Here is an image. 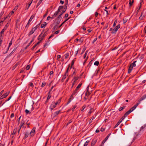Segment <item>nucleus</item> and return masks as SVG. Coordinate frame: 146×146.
<instances>
[{
    "mask_svg": "<svg viewBox=\"0 0 146 146\" xmlns=\"http://www.w3.org/2000/svg\"><path fill=\"white\" fill-rule=\"evenodd\" d=\"M47 35V33L46 32H44V31H42L41 34L39 35L38 38V40L41 39V40H42Z\"/></svg>",
    "mask_w": 146,
    "mask_h": 146,
    "instance_id": "obj_1",
    "label": "nucleus"
},
{
    "mask_svg": "<svg viewBox=\"0 0 146 146\" xmlns=\"http://www.w3.org/2000/svg\"><path fill=\"white\" fill-rule=\"evenodd\" d=\"M39 24H38L35 27H32L31 29L29 32L28 34L29 36L31 35L35 32V31L38 28Z\"/></svg>",
    "mask_w": 146,
    "mask_h": 146,
    "instance_id": "obj_2",
    "label": "nucleus"
},
{
    "mask_svg": "<svg viewBox=\"0 0 146 146\" xmlns=\"http://www.w3.org/2000/svg\"><path fill=\"white\" fill-rule=\"evenodd\" d=\"M137 61H135L133 63L131 64L128 71V73H130L133 69V67L136 66L135 63L137 62Z\"/></svg>",
    "mask_w": 146,
    "mask_h": 146,
    "instance_id": "obj_3",
    "label": "nucleus"
},
{
    "mask_svg": "<svg viewBox=\"0 0 146 146\" xmlns=\"http://www.w3.org/2000/svg\"><path fill=\"white\" fill-rule=\"evenodd\" d=\"M63 8V6H60L58 9L57 11H56L53 15L52 17H51V19H53L58 14V13L60 12V10L62 9Z\"/></svg>",
    "mask_w": 146,
    "mask_h": 146,
    "instance_id": "obj_4",
    "label": "nucleus"
},
{
    "mask_svg": "<svg viewBox=\"0 0 146 146\" xmlns=\"http://www.w3.org/2000/svg\"><path fill=\"white\" fill-rule=\"evenodd\" d=\"M120 25L119 24L117 25L112 31L111 33L112 34H115L116 32L117 31L118 29L120 27Z\"/></svg>",
    "mask_w": 146,
    "mask_h": 146,
    "instance_id": "obj_5",
    "label": "nucleus"
},
{
    "mask_svg": "<svg viewBox=\"0 0 146 146\" xmlns=\"http://www.w3.org/2000/svg\"><path fill=\"white\" fill-rule=\"evenodd\" d=\"M56 105L55 104V102H53L51 104L50 108L51 110H52L54 108L56 107Z\"/></svg>",
    "mask_w": 146,
    "mask_h": 146,
    "instance_id": "obj_6",
    "label": "nucleus"
},
{
    "mask_svg": "<svg viewBox=\"0 0 146 146\" xmlns=\"http://www.w3.org/2000/svg\"><path fill=\"white\" fill-rule=\"evenodd\" d=\"M132 112L131 111L130 109L122 117V120L124 119L126 117H127L131 112Z\"/></svg>",
    "mask_w": 146,
    "mask_h": 146,
    "instance_id": "obj_7",
    "label": "nucleus"
},
{
    "mask_svg": "<svg viewBox=\"0 0 146 146\" xmlns=\"http://www.w3.org/2000/svg\"><path fill=\"white\" fill-rule=\"evenodd\" d=\"M9 93V92H7L5 94H3L1 97L0 98V99L1 100L4 98L6 97L8 95Z\"/></svg>",
    "mask_w": 146,
    "mask_h": 146,
    "instance_id": "obj_8",
    "label": "nucleus"
},
{
    "mask_svg": "<svg viewBox=\"0 0 146 146\" xmlns=\"http://www.w3.org/2000/svg\"><path fill=\"white\" fill-rule=\"evenodd\" d=\"M140 103H139V102L138 103H137L135 105H134V106L133 107L131 108L130 109V110L131 111H132L136 108L138 106Z\"/></svg>",
    "mask_w": 146,
    "mask_h": 146,
    "instance_id": "obj_9",
    "label": "nucleus"
},
{
    "mask_svg": "<svg viewBox=\"0 0 146 146\" xmlns=\"http://www.w3.org/2000/svg\"><path fill=\"white\" fill-rule=\"evenodd\" d=\"M60 18H58V17L57 19L54 20V23H56V25H57L60 23Z\"/></svg>",
    "mask_w": 146,
    "mask_h": 146,
    "instance_id": "obj_10",
    "label": "nucleus"
},
{
    "mask_svg": "<svg viewBox=\"0 0 146 146\" xmlns=\"http://www.w3.org/2000/svg\"><path fill=\"white\" fill-rule=\"evenodd\" d=\"M97 141V140L96 139H93L92 141L91 146H93L96 144Z\"/></svg>",
    "mask_w": 146,
    "mask_h": 146,
    "instance_id": "obj_11",
    "label": "nucleus"
},
{
    "mask_svg": "<svg viewBox=\"0 0 146 146\" xmlns=\"http://www.w3.org/2000/svg\"><path fill=\"white\" fill-rule=\"evenodd\" d=\"M146 98V94H145L143 95L141 98H140L139 100H138L139 102L140 103V102L144 100Z\"/></svg>",
    "mask_w": 146,
    "mask_h": 146,
    "instance_id": "obj_12",
    "label": "nucleus"
},
{
    "mask_svg": "<svg viewBox=\"0 0 146 146\" xmlns=\"http://www.w3.org/2000/svg\"><path fill=\"white\" fill-rule=\"evenodd\" d=\"M74 95H73L72 94L70 98L69 99L68 101L67 104H68L71 102V100L74 98L73 96Z\"/></svg>",
    "mask_w": 146,
    "mask_h": 146,
    "instance_id": "obj_13",
    "label": "nucleus"
},
{
    "mask_svg": "<svg viewBox=\"0 0 146 146\" xmlns=\"http://www.w3.org/2000/svg\"><path fill=\"white\" fill-rule=\"evenodd\" d=\"M61 110H60L55 112L53 114L54 117H56L57 115L61 113Z\"/></svg>",
    "mask_w": 146,
    "mask_h": 146,
    "instance_id": "obj_14",
    "label": "nucleus"
},
{
    "mask_svg": "<svg viewBox=\"0 0 146 146\" xmlns=\"http://www.w3.org/2000/svg\"><path fill=\"white\" fill-rule=\"evenodd\" d=\"M94 58H92V59L89 62L88 64V65L87 66V67L88 68V69L90 67V66L92 64V62L94 60Z\"/></svg>",
    "mask_w": 146,
    "mask_h": 146,
    "instance_id": "obj_15",
    "label": "nucleus"
},
{
    "mask_svg": "<svg viewBox=\"0 0 146 146\" xmlns=\"http://www.w3.org/2000/svg\"><path fill=\"white\" fill-rule=\"evenodd\" d=\"M35 128L33 127L30 133V134L31 135V136L33 135L34 134L35 132Z\"/></svg>",
    "mask_w": 146,
    "mask_h": 146,
    "instance_id": "obj_16",
    "label": "nucleus"
},
{
    "mask_svg": "<svg viewBox=\"0 0 146 146\" xmlns=\"http://www.w3.org/2000/svg\"><path fill=\"white\" fill-rule=\"evenodd\" d=\"M145 14H143V12H142L141 14V15L139 17V19L141 20L143 19V18L145 16Z\"/></svg>",
    "mask_w": 146,
    "mask_h": 146,
    "instance_id": "obj_17",
    "label": "nucleus"
},
{
    "mask_svg": "<svg viewBox=\"0 0 146 146\" xmlns=\"http://www.w3.org/2000/svg\"><path fill=\"white\" fill-rule=\"evenodd\" d=\"M134 2V0H132V1H131V0H129V4L130 7H131L133 5V3Z\"/></svg>",
    "mask_w": 146,
    "mask_h": 146,
    "instance_id": "obj_18",
    "label": "nucleus"
},
{
    "mask_svg": "<svg viewBox=\"0 0 146 146\" xmlns=\"http://www.w3.org/2000/svg\"><path fill=\"white\" fill-rule=\"evenodd\" d=\"M18 8V7H15L13 9V11L11 12V15L13 14L14 12Z\"/></svg>",
    "mask_w": 146,
    "mask_h": 146,
    "instance_id": "obj_19",
    "label": "nucleus"
},
{
    "mask_svg": "<svg viewBox=\"0 0 146 146\" xmlns=\"http://www.w3.org/2000/svg\"><path fill=\"white\" fill-rule=\"evenodd\" d=\"M19 65V63L17 62L16 64L12 68V70H14Z\"/></svg>",
    "mask_w": 146,
    "mask_h": 146,
    "instance_id": "obj_20",
    "label": "nucleus"
},
{
    "mask_svg": "<svg viewBox=\"0 0 146 146\" xmlns=\"http://www.w3.org/2000/svg\"><path fill=\"white\" fill-rule=\"evenodd\" d=\"M111 134V133H110L108 134L107 136L105 138L104 140L103 141V142L104 143L108 139L109 137L110 136Z\"/></svg>",
    "mask_w": 146,
    "mask_h": 146,
    "instance_id": "obj_21",
    "label": "nucleus"
},
{
    "mask_svg": "<svg viewBox=\"0 0 146 146\" xmlns=\"http://www.w3.org/2000/svg\"><path fill=\"white\" fill-rule=\"evenodd\" d=\"M47 25L46 23V22H44L43 24H42L41 25V28H44Z\"/></svg>",
    "mask_w": 146,
    "mask_h": 146,
    "instance_id": "obj_22",
    "label": "nucleus"
},
{
    "mask_svg": "<svg viewBox=\"0 0 146 146\" xmlns=\"http://www.w3.org/2000/svg\"><path fill=\"white\" fill-rule=\"evenodd\" d=\"M29 135V133H28V132H26L25 133V134L24 138V139H25L26 138H27L28 137Z\"/></svg>",
    "mask_w": 146,
    "mask_h": 146,
    "instance_id": "obj_23",
    "label": "nucleus"
},
{
    "mask_svg": "<svg viewBox=\"0 0 146 146\" xmlns=\"http://www.w3.org/2000/svg\"><path fill=\"white\" fill-rule=\"evenodd\" d=\"M68 76V74H66V73L63 76L62 78V80H64L66 78V76Z\"/></svg>",
    "mask_w": 146,
    "mask_h": 146,
    "instance_id": "obj_24",
    "label": "nucleus"
},
{
    "mask_svg": "<svg viewBox=\"0 0 146 146\" xmlns=\"http://www.w3.org/2000/svg\"><path fill=\"white\" fill-rule=\"evenodd\" d=\"M78 90L76 89L72 93V94L73 95H75L76 93H78Z\"/></svg>",
    "mask_w": 146,
    "mask_h": 146,
    "instance_id": "obj_25",
    "label": "nucleus"
},
{
    "mask_svg": "<svg viewBox=\"0 0 146 146\" xmlns=\"http://www.w3.org/2000/svg\"><path fill=\"white\" fill-rule=\"evenodd\" d=\"M5 30L3 29L1 31V32H0L1 35L0 36V38H1L2 37V35L3 34H4Z\"/></svg>",
    "mask_w": 146,
    "mask_h": 146,
    "instance_id": "obj_26",
    "label": "nucleus"
},
{
    "mask_svg": "<svg viewBox=\"0 0 146 146\" xmlns=\"http://www.w3.org/2000/svg\"><path fill=\"white\" fill-rule=\"evenodd\" d=\"M48 94V97H47V101H48L49 99H50V98L51 97V96L50 95V92H49Z\"/></svg>",
    "mask_w": 146,
    "mask_h": 146,
    "instance_id": "obj_27",
    "label": "nucleus"
},
{
    "mask_svg": "<svg viewBox=\"0 0 146 146\" xmlns=\"http://www.w3.org/2000/svg\"><path fill=\"white\" fill-rule=\"evenodd\" d=\"M122 119L121 120V119L119 120V121L117 123V124L115 125V127H117L119 125V124L121 122L122 120Z\"/></svg>",
    "mask_w": 146,
    "mask_h": 146,
    "instance_id": "obj_28",
    "label": "nucleus"
},
{
    "mask_svg": "<svg viewBox=\"0 0 146 146\" xmlns=\"http://www.w3.org/2000/svg\"><path fill=\"white\" fill-rule=\"evenodd\" d=\"M61 98H60L57 101L55 102L56 105H57L58 104H59L61 102Z\"/></svg>",
    "mask_w": 146,
    "mask_h": 146,
    "instance_id": "obj_29",
    "label": "nucleus"
},
{
    "mask_svg": "<svg viewBox=\"0 0 146 146\" xmlns=\"http://www.w3.org/2000/svg\"><path fill=\"white\" fill-rule=\"evenodd\" d=\"M44 0H40L37 3V6L36 7H37L42 3V1Z\"/></svg>",
    "mask_w": 146,
    "mask_h": 146,
    "instance_id": "obj_30",
    "label": "nucleus"
},
{
    "mask_svg": "<svg viewBox=\"0 0 146 146\" xmlns=\"http://www.w3.org/2000/svg\"><path fill=\"white\" fill-rule=\"evenodd\" d=\"M69 55V53L68 52V53H66L64 55L65 58V59H67V58H68Z\"/></svg>",
    "mask_w": 146,
    "mask_h": 146,
    "instance_id": "obj_31",
    "label": "nucleus"
},
{
    "mask_svg": "<svg viewBox=\"0 0 146 146\" xmlns=\"http://www.w3.org/2000/svg\"><path fill=\"white\" fill-rule=\"evenodd\" d=\"M35 16L33 15H32L29 20V22H31L32 21V20L33 19V18Z\"/></svg>",
    "mask_w": 146,
    "mask_h": 146,
    "instance_id": "obj_32",
    "label": "nucleus"
},
{
    "mask_svg": "<svg viewBox=\"0 0 146 146\" xmlns=\"http://www.w3.org/2000/svg\"><path fill=\"white\" fill-rule=\"evenodd\" d=\"M66 10H63L62 11V12L61 14H60V15H59V16L58 17V18H61V16L63 14L65 11Z\"/></svg>",
    "mask_w": 146,
    "mask_h": 146,
    "instance_id": "obj_33",
    "label": "nucleus"
},
{
    "mask_svg": "<svg viewBox=\"0 0 146 146\" xmlns=\"http://www.w3.org/2000/svg\"><path fill=\"white\" fill-rule=\"evenodd\" d=\"M78 77H75L74 78H73V80H74L73 82H76V81L78 80Z\"/></svg>",
    "mask_w": 146,
    "mask_h": 146,
    "instance_id": "obj_34",
    "label": "nucleus"
},
{
    "mask_svg": "<svg viewBox=\"0 0 146 146\" xmlns=\"http://www.w3.org/2000/svg\"><path fill=\"white\" fill-rule=\"evenodd\" d=\"M125 107H126L125 106H124L123 107H121L119 109V111H122L123 109H124Z\"/></svg>",
    "mask_w": 146,
    "mask_h": 146,
    "instance_id": "obj_35",
    "label": "nucleus"
},
{
    "mask_svg": "<svg viewBox=\"0 0 146 146\" xmlns=\"http://www.w3.org/2000/svg\"><path fill=\"white\" fill-rule=\"evenodd\" d=\"M90 142V141L87 140L86 141L85 143L84 144V146H87L88 144V143Z\"/></svg>",
    "mask_w": 146,
    "mask_h": 146,
    "instance_id": "obj_36",
    "label": "nucleus"
},
{
    "mask_svg": "<svg viewBox=\"0 0 146 146\" xmlns=\"http://www.w3.org/2000/svg\"><path fill=\"white\" fill-rule=\"evenodd\" d=\"M25 123V121L23 119H22L21 122L20 124L22 125H23Z\"/></svg>",
    "mask_w": 146,
    "mask_h": 146,
    "instance_id": "obj_37",
    "label": "nucleus"
},
{
    "mask_svg": "<svg viewBox=\"0 0 146 146\" xmlns=\"http://www.w3.org/2000/svg\"><path fill=\"white\" fill-rule=\"evenodd\" d=\"M82 84L81 83L80 84H79L76 87V89L78 90H79V89L81 87Z\"/></svg>",
    "mask_w": 146,
    "mask_h": 146,
    "instance_id": "obj_38",
    "label": "nucleus"
},
{
    "mask_svg": "<svg viewBox=\"0 0 146 146\" xmlns=\"http://www.w3.org/2000/svg\"><path fill=\"white\" fill-rule=\"evenodd\" d=\"M70 67V64H69L68 65V67L66 69V71L65 72V73H66V74H68V71Z\"/></svg>",
    "mask_w": 146,
    "mask_h": 146,
    "instance_id": "obj_39",
    "label": "nucleus"
},
{
    "mask_svg": "<svg viewBox=\"0 0 146 146\" xmlns=\"http://www.w3.org/2000/svg\"><path fill=\"white\" fill-rule=\"evenodd\" d=\"M99 64V62L98 61H96L94 64V65L98 66Z\"/></svg>",
    "mask_w": 146,
    "mask_h": 146,
    "instance_id": "obj_40",
    "label": "nucleus"
},
{
    "mask_svg": "<svg viewBox=\"0 0 146 146\" xmlns=\"http://www.w3.org/2000/svg\"><path fill=\"white\" fill-rule=\"evenodd\" d=\"M74 60H73L71 62V66L70 67V69L72 68V66L73 65L74 63Z\"/></svg>",
    "mask_w": 146,
    "mask_h": 146,
    "instance_id": "obj_41",
    "label": "nucleus"
},
{
    "mask_svg": "<svg viewBox=\"0 0 146 146\" xmlns=\"http://www.w3.org/2000/svg\"><path fill=\"white\" fill-rule=\"evenodd\" d=\"M79 41L80 43H82L84 41V39L82 38L81 37Z\"/></svg>",
    "mask_w": 146,
    "mask_h": 146,
    "instance_id": "obj_42",
    "label": "nucleus"
},
{
    "mask_svg": "<svg viewBox=\"0 0 146 146\" xmlns=\"http://www.w3.org/2000/svg\"><path fill=\"white\" fill-rule=\"evenodd\" d=\"M127 20L125 18H124L123 19V22L124 24L127 21Z\"/></svg>",
    "mask_w": 146,
    "mask_h": 146,
    "instance_id": "obj_43",
    "label": "nucleus"
},
{
    "mask_svg": "<svg viewBox=\"0 0 146 146\" xmlns=\"http://www.w3.org/2000/svg\"><path fill=\"white\" fill-rule=\"evenodd\" d=\"M46 83L44 82H42V85H41V87L42 88L44 87L45 85H46Z\"/></svg>",
    "mask_w": 146,
    "mask_h": 146,
    "instance_id": "obj_44",
    "label": "nucleus"
},
{
    "mask_svg": "<svg viewBox=\"0 0 146 146\" xmlns=\"http://www.w3.org/2000/svg\"><path fill=\"white\" fill-rule=\"evenodd\" d=\"M25 112L27 114L29 113L30 114L31 113V112H30L29 110L27 109H26L25 110Z\"/></svg>",
    "mask_w": 146,
    "mask_h": 146,
    "instance_id": "obj_45",
    "label": "nucleus"
},
{
    "mask_svg": "<svg viewBox=\"0 0 146 146\" xmlns=\"http://www.w3.org/2000/svg\"><path fill=\"white\" fill-rule=\"evenodd\" d=\"M86 107V105H84L82 107V108L81 110V111H83V110H84V109Z\"/></svg>",
    "mask_w": 146,
    "mask_h": 146,
    "instance_id": "obj_46",
    "label": "nucleus"
},
{
    "mask_svg": "<svg viewBox=\"0 0 146 146\" xmlns=\"http://www.w3.org/2000/svg\"><path fill=\"white\" fill-rule=\"evenodd\" d=\"M117 20H116L115 21L114 23H113V27H114L116 25V23H117Z\"/></svg>",
    "mask_w": 146,
    "mask_h": 146,
    "instance_id": "obj_47",
    "label": "nucleus"
},
{
    "mask_svg": "<svg viewBox=\"0 0 146 146\" xmlns=\"http://www.w3.org/2000/svg\"><path fill=\"white\" fill-rule=\"evenodd\" d=\"M12 44V39L11 40L9 44V48L10 46Z\"/></svg>",
    "mask_w": 146,
    "mask_h": 146,
    "instance_id": "obj_48",
    "label": "nucleus"
},
{
    "mask_svg": "<svg viewBox=\"0 0 146 146\" xmlns=\"http://www.w3.org/2000/svg\"><path fill=\"white\" fill-rule=\"evenodd\" d=\"M72 119H70V120L67 123V124H66V126H67L68 124L71 123L72 122Z\"/></svg>",
    "mask_w": 146,
    "mask_h": 146,
    "instance_id": "obj_49",
    "label": "nucleus"
},
{
    "mask_svg": "<svg viewBox=\"0 0 146 146\" xmlns=\"http://www.w3.org/2000/svg\"><path fill=\"white\" fill-rule=\"evenodd\" d=\"M30 22H29V21H28V23H27L26 25V27H26L28 28L29 27V25H30Z\"/></svg>",
    "mask_w": 146,
    "mask_h": 146,
    "instance_id": "obj_50",
    "label": "nucleus"
},
{
    "mask_svg": "<svg viewBox=\"0 0 146 146\" xmlns=\"http://www.w3.org/2000/svg\"><path fill=\"white\" fill-rule=\"evenodd\" d=\"M30 68V66L29 65H28L26 67V70H27L29 69Z\"/></svg>",
    "mask_w": 146,
    "mask_h": 146,
    "instance_id": "obj_51",
    "label": "nucleus"
},
{
    "mask_svg": "<svg viewBox=\"0 0 146 146\" xmlns=\"http://www.w3.org/2000/svg\"><path fill=\"white\" fill-rule=\"evenodd\" d=\"M76 107H77V105H76L73 106V107L72 108V111H74V110Z\"/></svg>",
    "mask_w": 146,
    "mask_h": 146,
    "instance_id": "obj_52",
    "label": "nucleus"
},
{
    "mask_svg": "<svg viewBox=\"0 0 146 146\" xmlns=\"http://www.w3.org/2000/svg\"><path fill=\"white\" fill-rule=\"evenodd\" d=\"M77 71V70H76V69H74L73 73V75H75L76 74V72Z\"/></svg>",
    "mask_w": 146,
    "mask_h": 146,
    "instance_id": "obj_53",
    "label": "nucleus"
},
{
    "mask_svg": "<svg viewBox=\"0 0 146 146\" xmlns=\"http://www.w3.org/2000/svg\"><path fill=\"white\" fill-rule=\"evenodd\" d=\"M87 51H86L85 52V53L84 54V59H85V58L86 57V55L87 54Z\"/></svg>",
    "mask_w": 146,
    "mask_h": 146,
    "instance_id": "obj_54",
    "label": "nucleus"
},
{
    "mask_svg": "<svg viewBox=\"0 0 146 146\" xmlns=\"http://www.w3.org/2000/svg\"><path fill=\"white\" fill-rule=\"evenodd\" d=\"M35 38V37L33 38H32V40L31 41V42L29 43V44H31L33 42V41L34 40V38Z\"/></svg>",
    "mask_w": 146,
    "mask_h": 146,
    "instance_id": "obj_55",
    "label": "nucleus"
},
{
    "mask_svg": "<svg viewBox=\"0 0 146 146\" xmlns=\"http://www.w3.org/2000/svg\"><path fill=\"white\" fill-rule=\"evenodd\" d=\"M143 4V0H141L140 1V5L141 6L142 4Z\"/></svg>",
    "mask_w": 146,
    "mask_h": 146,
    "instance_id": "obj_56",
    "label": "nucleus"
},
{
    "mask_svg": "<svg viewBox=\"0 0 146 146\" xmlns=\"http://www.w3.org/2000/svg\"><path fill=\"white\" fill-rule=\"evenodd\" d=\"M48 14V11L46 12L45 13L44 15L43 16V18H44L45 17H46Z\"/></svg>",
    "mask_w": 146,
    "mask_h": 146,
    "instance_id": "obj_57",
    "label": "nucleus"
},
{
    "mask_svg": "<svg viewBox=\"0 0 146 146\" xmlns=\"http://www.w3.org/2000/svg\"><path fill=\"white\" fill-rule=\"evenodd\" d=\"M94 119V116H92L90 121V123H92V120H93Z\"/></svg>",
    "mask_w": 146,
    "mask_h": 146,
    "instance_id": "obj_58",
    "label": "nucleus"
},
{
    "mask_svg": "<svg viewBox=\"0 0 146 146\" xmlns=\"http://www.w3.org/2000/svg\"><path fill=\"white\" fill-rule=\"evenodd\" d=\"M78 51H79V49H78L77 50L76 52H75V56H76L77 55L78 53Z\"/></svg>",
    "mask_w": 146,
    "mask_h": 146,
    "instance_id": "obj_59",
    "label": "nucleus"
},
{
    "mask_svg": "<svg viewBox=\"0 0 146 146\" xmlns=\"http://www.w3.org/2000/svg\"><path fill=\"white\" fill-rule=\"evenodd\" d=\"M40 40L37 43H36V44H35L36 46L38 45V44H39V43H40V42L42 40H41V39H40Z\"/></svg>",
    "mask_w": 146,
    "mask_h": 146,
    "instance_id": "obj_60",
    "label": "nucleus"
},
{
    "mask_svg": "<svg viewBox=\"0 0 146 146\" xmlns=\"http://www.w3.org/2000/svg\"><path fill=\"white\" fill-rule=\"evenodd\" d=\"M61 57V56L60 55H58L57 56V59L58 60L59 59H60V58Z\"/></svg>",
    "mask_w": 146,
    "mask_h": 146,
    "instance_id": "obj_61",
    "label": "nucleus"
},
{
    "mask_svg": "<svg viewBox=\"0 0 146 146\" xmlns=\"http://www.w3.org/2000/svg\"><path fill=\"white\" fill-rule=\"evenodd\" d=\"M14 116V114L13 113H11V115L10 117L11 118H12V117H13Z\"/></svg>",
    "mask_w": 146,
    "mask_h": 146,
    "instance_id": "obj_62",
    "label": "nucleus"
},
{
    "mask_svg": "<svg viewBox=\"0 0 146 146\" xmlns=\"http://www.w3.org/2000/svg\"><path fill=\"white\" fill-rule=\"evenodd\" d=\"M36 46L35 44L34 45L33 47L31 48V50H33Z\"/></svg>",
    "mask_w": 146,
    "mask_h": 146,
    "instance_id": "obj_63",
    "label": "nucleus"
},
{
    "mask_svg": "<svg viewBox=\"0 0 146 146\" xmlns=\"http://www.w3.org/2000/svg\"><path fill=\"white\" fill-rule=\"evenodd\" d=\"M144 33L145 34L146 33V26L145 27L144 30Z\"/></svg>",
    "mask_w": 146,
    "mask_h": 146,
    "instance_id": "obj_64",
    "label": "nucleus"
}]
</instances>
